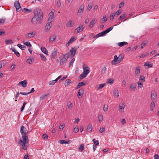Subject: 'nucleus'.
Returning a JSON list of instances; mask_svg holds the SVG:
<instances>
[{
    "mask_svg": "<svg viewBox=\"0 0 159 159\" xmlns=\"http://www.w3.org/2000/svg\"><path fill=\"white\" fill-rule=\"evenodd\" d=\"M124 58L121 54H120L118 57L116 55L114 56V59L111 61V63L112 65H115L117 64L120 63L122 61Z\"/></svg>",
    "mask_w": 159,
    "mask_h": 159,
    "instance_id": "2",
    "label": "nucleus"
},
{
    "mask_svg": "<svg viewBox=\"0 0 159 159\" xmlns=\"http://www.w3.org/2000/svg\"><path fill=\"white\" fill-rule=\"evenodd\" d=\"M84 149V145L83 144H82L80 146L79 148V150L80 152H82Z\"/></svg>",
    "mask_w": 159,
    "mask_h": 159,
    "instance_id": "27",
    "label": "nucleus"
},
{
    "mask_svg": "<svg viewBox=\"0 0 159 159\" xmlns=\"http://www.w3.org/2000/svg\"><path fill=\"white\" fill-rule=\"evenodd\" d=\"M144 66H148V68L151 67L152 66V64L150 63V62H146L144 65Z\"/></svg>",
    "mask_w": 159,
    "mask_h": 159,
    "instance_id": "31",
    "label": "nucleus"
},
{
    "mask_svg": "<svg viewBox=\"0 0 159 159\" xmlns=\"http://www.w3.org/2000/svg\"><path fill=\"white\" fill-rule=\"evenodd\" d=\"M113 28V27H111L108 28L107 30H106L107 33L108 32H109L110 31H111V30H112V29Z\"/></svg>",
    "mask_w": 159,
    "mask_h": 159,
    "instance_id": "52",
    "label": "nucleus"
},
{
    "mask_svg": "<svg viewBox=\"0 0 159 159\" xmlns=\"http://www.w3.org/2000/svg\"><path fill=\"white\" fill-rule=\"evenodd\" d=\"M128 44L127 42H121L118 43V46L120 47H121L124 45H127Z\"/></svg>",
    "mask_w": 159,
    "mask_h": 159,
    "instance_id": "23",
    "label": "nucleus"
},
{
    "mask_svg": "<svg viewBox=\"0 0 159 159\" xmlns=\"http://www.w3.org/2000/svg\"><path fill=\"white\" fill-rule=\"evenodd\" d=\"M40 12V9L38 8L36 9L35 10L34 12V16H38Z\"/></svg>",
    "mask_w": 159,
    "mask_h": 159,
    "instance_id": "16",
    "label": "nucleus"
},
{
    "mask_svg": "<svg viewBox=\"0 0 159 159\" xmlns=\"http://www.w3.org/2000/svg\"><path fill=\"white\" fill-rule=\"evenodd\" d=\"M93 141L95 145H98L99 144V142L98 140H96L95 139H93Z\"/></svg>",
    "mask_w": 159,
    "mask_h": 159,
    "instance_id": "44",
    "label": "nucleus"
},
{
    "mask_svg": "<svg viewBox=\"0 0 159 159\" xmlns=\"http://www.w3.org/2000/svg\"><path fill=\"white\" fill-rule=\"evenodd\" d=\"M5 19L3 18H1L0 19V23L3 24L5 23Z\"/></svg>",
    "mask_w": 159,
    "mask_h": 159,
    "instance_id": "64",
    "label": "nucleus"
},
{
    "mask_svg": "<svg viewBox=\"0 0 159 159\" xmlns=\"http://www.w3.org/2000/svg\"><path fill=\"white\" fill-rule=\"evenodd\" d=\"M84 11V10L81 9H79L78 10V13L80 14V15H81L83 13Z\"/></svg>",
    "mask_w": 159,
    "mask_h": 159,
    "instance_id": "62",
    "label": "nucleus"
},
{
    "mask_svg": "<svg viewBox=\"0 0 159 159\" xmlns=\"http://www.w3.org/2000/svg\"><path fill=\"white\" fill-rule=\"evenodd\" d=\"M107 18L105 17H103L101 19L100 22L102 23H104L107 20Z\"/></svg>",
    "mask_w": 159,
    "mask_h": 159,
    "instance_id": "28",
    "label": "nucleus"
},
{
    "mask_svg": "<svg viewBox=\"0 0 159 159\" xmlns=\"http://www.w3.org/2000/svg\"><path fill=\"white\" fill-rule=\"evenodd\" d=\"M48 95V94H46L45 95H43L42 96L40 97V98L41 100H43L44 99H45Z\"/></svg>",
    "mask_w": 159,
    "mask_h": 159,
    "instance_id": "55",
    "label": "nucleus"
},
{
    "mask_svg": "<svg viewBox=\"0 0 159 159\" xmlns=\"http://www.w3.org/2000/svg\"><path fill=\"white\" fill-rule=\"evenodd\" d=\"M97 21V20L95 19H93L90 23L89 27L90 28H92L96 23Z\"/></svg>",
    "mask_w": 159,
    "mask_h": 159,
    "instance_id": "9",
    "label": "nucleus"
},
{
    "mask_svg": "<svg viewBox=\"0 0 159 159\" xmlns=\"http://www.w3.org/2000/svg\"><path fill=\"white\" fill-rule=\"evenodd\" d=\"M48 138V135L46 134H43V139H47Z\"/></svg>",
    "mask_w": 159,
    "mask_h": 159,
    "instance_id": "61",
    "label": "nucleus"
},
{
    "mask_svg": "<svg viewBox=\"0 0 159 159\" xmlns=\"http://www.w3.org/2000/svg\"><path fill=\"white\" fill-rule=\"evenodd\" d=\"M21 137L22 139H20L18 142V143L22 146L21 148L24 150H25L27 149V148L26 145L28 144L29 139L26 134L22 135Z\"/></svg>",
    "mask_w": 159,
    "mask_h": 159,
    "instance_id": "1",
    "label": "nucleus"
},
{
    "mask_svg": "<svg viewBox=\"0 0 159 159\" xmlns=\"http://www.w3.org/2000/svg\"><path fill=\"white\" fill-rule=\"evenodd\" d=\"M80 76L82 77L81 78V79H83V78L85 77L87 75H85L83 73V72L80 75Z\"/></svg>",
    "mask_w": 159,
    "mask_h": 159,
    "instance_id": "60",
    "label": "nucleus"
},
{
    "mask_svg": "<svg viewBox=\"0 0 159 159\" xmlns=\"http://www.w3.org/2000/svg\"><path fill=\"white\" fill-rule=\"evenodd\" d=\"M151 96L152 97V99H154L155 98H156L157 97V95L156 94H154L153 93H152Z\"/></svg>",
    "mask_w": 159,
    "mask_h": 159,
    "instance_id": "50",
    "label": "nucleus"
},
{
    "mask_svg": "<svg viewBox=\"0 0 159 159\" xmlns=\"http://www.w3.org/2000/svg\"><path fill=\"white\" fill-rule=\"evenodd\" d=\"M66 25L67 27L70 28L73 27L74 24L73 23L72 21L71 20H70L66 23Z\"/></svg>",
    "mask_w": 159,
    "mask_h": 159,
    "instance_id": "12",
    "label": "nucleus"
},
{
    "mask_svg": "<svg viewBox=\"0 0 159 159\" xmlns=\"http://www.w3.org/2000/svg\"><path fill=\"white\" fill-rule=\"evenodd\" d=\"M85 84V82L84 81H83L80 83H79V85H80V87L84 85Z\"/></svg>",
    "mask_w": 159,
    "mask_h": 159,
    "instance_id": "59",
    "label": "nucleus"
},
{
    "mask_svg": "<svg viewBox=\"0 0 159 159\" xmlns=\"http://www.w3.org/2000/svg\"><path fill=\"white\" fill-rule=\"evenodd\" d=\"M138 87L139 88H141L143 87V84L141 82H138Z\"/></svg>",
    "mask_w": 159,
    "mask_h": 159,
    "instance_id": "57",
    "label": "nucleus"
},
{
    "mask_svg": "<svg viewBox=\"0 0 159 159\" xmlns=\"http://www.w3.org/2000/svg\"><path fill=\"white\" fill-rule=\"evenodd\" d=\"M17 46L19 48H20L22 50H25L26 48V47L25 46L22 45L20 44H17Z\"/></svg>",
    "mask_w": 159,
    "mask_h": 159,
    "instance_id": "26",
    "label": "nucleus"
},
{
    "mask_svg": "<svg viewBox=\"0 0 159 159\" xmlns=\"http://www.w3.org/2000/svg\"><path fill=\"white\" fill-rule=\"evenodd\" d=\"M76 30L77 31V33H80L81 31H83L81 29V28H80V25L79 27H77L75 30V31H76Z\"/></svg>",
    "mask_w": 159,
    "mask_h": 159,
    "instance_id": "39",
    "label": "nucleus"
},
{
    "mask_svg": "<svg viewBox=\"0 0 159 159\" xmlns=\"http://www.w3.org/2000/svg\"><path fill=\"white\" fill-rule=\"evenodd\" d=\"M140 73V67L137 66L136 67L135 74L136 75L139 74Z\"/></svg>",
    "mask_w": 159,
    "mask_h": 159,
    "instance_id": "24",
    "label": "nucleus"
},
{
    "mask_svg": "<svg viewBox=\"0 0 159 159\" xmlns=\"http://www.w3.org/2000/svg\"><path fill=\"white\" fill-rule=\"evenodd\" d=\"M41 51L44 53V54H46L47 55H48V52L47 50V49L43 47H41Z\"/></svg>",
    "mask_w": 159,
    "mask_h": 159,
    "instance_id": "19",
    "label": "nucleus"
},
{
    "mask_svg": "<svg viewBox=\"0 0 159 159\" xmlns=\"http://www.w3.org/2000/svg\"><path fill=\"white\" fill-rule=\"evenodd\" d=\"M76 40L74 37H72L68 41L70 44Z\"/></svg>",
    "mask_w": 159,
    "mask_h": 159,
    "instance_id": "33",
    "label": "nucleus"
},
{
    "mask_svg": "<svg viewBox=\"0 0 159 159\" xmlns=\"http://www.w3.org/2000/svg\"><path fill=\"white\" fill-rule=\"evenodd\" d=\"M40 55L41 58L42 59L45 61H46L47 59L45 57L43 54H40Z\"/></svg>",
    "mask_w": 159,
    "mask_h": 159,
    "instance_id": "36",
    "label": "nucleus"
},
{
    "mask_svg": "<svg viewBox=\"0 0 159 159\" xmlns=\"http://www.w3.org/2000/svg\"><path fill=\"white\" fill-rule=\"evenodd\" d=\"M75 61V59L74 58H73L71 61L69 63V67H70V66L72 65L73 63Z\"/></svg>",
    "mask_w": 159,
    "mask_h": 159,
    "instance_id": "51",
    "label": "nucleus"
},
{
    "mask_svg": "<svg viewBox=\"0 0 159 159\" xmlns=\"http://www.w3.org/2000/svg\"><path fill=\"white\" fill-rule=\"evenodd\" d=\"M53 17L49 16V18L48 19V22H49V23H51L53 21Z\"/></svg>",
    "mask_w": 159,
    "mask_h": 159,
    "instance_id": "43",
    "label": "nucleus"
},
{
    "mask_svg": "<svg viewBox=\"0 0 159 159\" xmlns=\"http://www.w3.org/2000/svg\"><path fill=\"white\" fill-rule=\"evenodd\" d=\"M26 103H27L25 102H24L21 108V109H20L21 111H23V110L25 108V105L26 104Z\"/></svg>",
    "mask_w": 159,
    "mask_h": 159,
    "instance_id": "49",
    "label": "nucleus"
},
{
    "mask_svg": "<svg viewBox=\"0 0 159 159\" xmlns=\"http://www.w3.org/2000/svg\"><path fill=\"white\" fill-rule=\"evenodd\" d=\"M14 6L17 11H21V8L20 4L18 1H16L14 3Z\"/></svg>",
    "mask_w": 159,
    "mask_h": 159,
    "instance_id": "4",
    "label": "nucleus"
},
{
    "mask_svg": "<svg viewBox=\"0 0 159 159\" xmlns=\"http://www.w3.org/2000/svg\"><path fill=\"white\" fill-rule=\"evenodd\" d=\"M27 81L26 80H24L23 81L20 82L18 83V85L21 84L22 87H25L26 86L27 84Z\"/></svg>",
    "mask_w": 159,
    "mask_h": 159,
    "instance_id": "15",
    "label": "nucleus"
},
{
    "mask_svg": "<svg viewBox=\"0 0 159 159\" xmlns=\"http://www.w3.org/2000/svg\"><path fill=\"white\" fill-rule=\"evenodd\" d=\"M106 70H107V68H106V67H103L101 71V74H105L106 71Z\"/></svg>",
    "mask_w": 159,
    "mask_h": 159,
    "instance_id": "34",
    "label": "nucleus"
},
{
    "mask_svg": "<svg viewBox=\"0 0 159 159\" xmlns=\"http://www.w3.org/2000/svg\"><path fill=\"white\" fill-rule=\"evenodd\" d=\"M100 33L102 36H103L105 35V34H107L106 30Z\"/></svg>",
    "mask_w": 159,
    "mask_h": 159,
    "instance_id": "58",
    "label": "nucleus"
},
{
    "mask_svg": "<svg viewBox=\"0 0 159 159\" xmlns=\"http://www.w3.org/2000/svg\"><path fill=\"white\" fill-rule=\"evenodd\" d=\"M106 85V84H100L99 85V87L98 88L97 90H99L101 89H102Z\"/></svg>",
    "mask_w": 159,
    "mask_h": 159,
    "instance_id": "38",
    "label": "nucleus"
},
{
    "mask_svg": "<svg viewBox=\"0 0 159 159\" xmlns=\"http://www.w3.org/2000/svg\"><path fill=\"white\" fill-rule=\"evenodd\" d=\"M10 50L14 52V53L17 57H19L20 56V53L17 51L14 47L11 48H10Z\"/></svg>",
    "mask_w": 159,
    "mask_h": 159,
    "instance_id": "11",
    "label": "nucleus"
},
{
    "mask_svg": "<svg viewBox=\"0 0 159 159\" xmlns=\"http://www.w3.org/2000/svg\"><path fill=\"white\" fill-rule=\"evenodd\" d=\"M83 73L85 75H87L90 72L89 68L88 66H86L84 67H83Z\"/></svg>",
    "mask_w": 159,
    "mask_h": 159,
    "instance_id": "6",
    "label": "nucleus"
},
{
    "mask_svg": "<svg viewBox=\"0 0 159 159\" xmlns=\"http://www.w3.org/2000/svg\"><path fill=\"white\" fill-rule=\"evenodd\" d=\"M149 55V53L147 52H145L144 53V54H143L142 55H141L140 57H139L140 58H144L146 56H148Z\"/></svg>",
    "mask_w": 159,
    "mask_h": 159,
    "instance_id": "37",
    "label": "nucleus"
},
{
    "mask_svg": "<svg viewBox=\"0 0 159 159\" xmlns=\"http://www.w3.org/2000/svg\"><path fill=\"white\" fill-rule=\"evenodd\" d=\"M57 6L58 7H60L61 6V4L60 1L59 0L57 1Z\"/></svg>",
    "mask_w": 159,
    "mask_h": 159,
    "instance_id": "63",
    "label": "nucleus"
},
{
    "mask_svg": "<svg viewBox=\"0 0 159 159\" xmlns=\"http://www.w3.org/2000/svg\"><path fill=\"white\" fill-rule=\"evenodd\" d=\"M150 110L151 111H152L153 109V108L155 107V103L153 102H152L151 104L150 105Z\"/></svg>",
    "mask_w": 159,
    "mask_h": 159,
    "instance_id": "32",
    "label": "nucleus"
},
{
    "mask_svg": "<svg viewBox=\"0 0 159 159\" xmlns=\"http://www.w3.org/2000/svg\"><path fill=\"white\" fill-rule=\"evenodd\" d=\"M67 61V60L65 57H62L60 59V64L61 65H63Z\"/></svg>",
    "mask_w": 159,
    "mask_h": 159,
    "instance_id": "13",
    "label": "nucleus"
},
{
    "mask_svg": "<svg viewBox=\"0 0 159 159\" xmlns=\"http://www.w3.org/2000/svg\"><path fill=\"white\" fill-rule=\"evenodd\" d=\"M125 16V14H123L119 17L118 19L120 20H122L124 18Z\"/></svg>",
    "mask_w": 159,
    "mask_h": 159,
    "instance_id": "53",
    "label": "nucleus"
},
{
    "mask_svg": "<svg viewBox=\"0 0 159 159\" xmlns=\"http://www.w3.org/2000/svg\"><path fill=\"white\" fill-rule=\"evenodd\" d=\"M136 88V85L135 84L132 83L130 84V87H129L130 89L131 90L134 91L135 90Z\"/></svg>",
    "mask_w": 159,
    "mask_h": 159,
    "instance_id": "18",
    "label": "nucleus"
},
{
    "mask_svg": "<svg viewBox=\"0 0 159 159\" xmlns=\"http://www.w3.org/2000/svg\"><path fill=\"white\" fill-rule=\"evenodd\" d=\"M107 106L105 104L104 106L103 110L104 111H106L107 110Z\"/></svg>",
    "mask_w": 159,
    "mask_h": 159,
    "instance_id": "54",
    "label": "nucleus"
},
{
    "mask_svg": "<svg viewBox=\"0 0 159 159\" xmlns=\"http://www.w3.org/2000/svg\"><path fill=\"white\" fill-rule=\"evenodd\" d=\"M26 11H28L29 12H30L32 11V9H28L26 8H24L22 10V11L25 12Z\"/></svg>",
    "mask_w": 159,
    "mask_h": 159,
    "instance_id": "41",
    "label": "nucleus"
},
{
    "mask_svg": "<svg viewBox=\"0 0 159 159\" xmlns=\"http://www.w3.org/2000/svg\"><path fill=\"white\" fill-rule=\"evenodd\" d=\"M114 95L116 96L117 97L119 96V92L117 90H114Z\"/></svg>",
    "mask_w": 159,
    "mask_h": 159,
    "instance_id": "42",
    "label": "nucleus"
},
{
    "mask_svg": "<svg viewBox=\"0 0 159 159\" xmlns=\"http://www.w3.org/2000/svg\"><path fill=\"white\" fill-rule=\"evenodd\" d=\"M36 34L35 32H33L31 33L27 34H26L25 37L29 38H32L35 36Z\"/></svg>",
    "mask_w": 159,
    "mask_h": 159,
    "instance_id": "7",
    "label": "nucleus"
},
{
    "mask_svg": "<svg viewBox=\"0 0 159 159\" xmlns=\"http://www.w3.org/2000/svg\"><path fill=\"white\" fill-rule=\"evenodd\" d=\"M34 59L29 58L27 60L26 62L29 64H31L33 62H34Z\"/></svg>",
    "mask_w": 159,
    "mask_h": 159,
    "instance_id": "29",
    "label": "nucleus"
},
{
    "mask_svg": "<svg viewBox=\"0 0 159 159\" xmlns=\"http://www.w3.org/2000/svg\"><path fill=\"white\" fill-rule=\"evenodd\" d=\"M56 38V36L55 35L51 36V37L49 39V41L50 42L55 41Z\"/></svg>",
    "mask_w": 159,
    "mask_h": 159,
    "instance_id": "22",
    "label": "nucleus"
},
{
    "mask_svg": "<svg viewBox=\"0 0 159 159\" xmlns=\"http://www.w3.org/2000/svg\"><path fill=\"white\" fill-rule=\"evenodd\" d=\"M20 131L21 134L22 135L26 134L28 131L26 130V128L23 125L21 126L20 127Z\"/></svg>",
    "mask_w": 159,
    "mask_h": 159,
    "instance_id": "5",
    "label": "nucleus"
},
{
    "mask_svg": "<svg viewBox=\"0 0 159 159\" xmlns=\"http://www.w3.org/2000/svg\"><path fill=\"white\" fill-rule=\"evenodd\" d=\"M43 18V13H42L39 16H34L32 19L31 21L33 24H36L37 23L40 24Z\"/></svg>",
    "mask_w": 159,
    "mask_h": 159,
    "instance_id": "3",
    "label": "nucleus"
},
{
    "mask_svg": "<svg viewBox=\"0 0 159 159\" xmlns=\"http://www.w3.org/2000/svg\"><path fill=\"white\" fill-rule=\"evenodd\" d=\"M114 82V80L113 79H108V80L107 82V83H109L110 84H112Z\"/></svg>",
    "mask_w": 159,
    "mask_h": 159,
    "instance_id": "46",
    "label": "nucleus"
},
{
    "mask_svg": "<svg viewBox=\"0 0 159 159\" xmlns=\"http://www.w3.org/2000/svg\"><path fill=\"white\" fill-rule=\"evenodd\" d=\"M115 14H116L115 13H112L111 14L110 16V20H113V19H114V17L115 16Z\"/></svg>",
    "mask_w": 159,
    "mask_h": 159,
    "instance_id": "35",
    "label": "nucleus"
},
{
    "mask_svg": "<svg viewBox=\"0 0 159 159\" xmlns=\"http://www.w3.org/2000/svg\"><path fill=\"white\" fill-rule=\"evenodd\" d=\"M24 44L26 45L27 46H28L29 48H30L32 46L31 44H30V42H24V41L23 42Z\"/></svg>",
    "mask_w": 159,
    "mask_h": 159,
    "instance_id": "30",
    "label": "nucleus"
},
{
    "mask_svg": "<svg viewBox=\"0 0 159 159\" xmlns=\"http://www.w3.org/2000/svg\"><path fill=\"white\" fill-rule=\"evenodd\" d=\"M52 24L51 23L48 22L45 27V30L46 31H48L51 28Z\"/></svg>",
    "mask_w": 159,
    "mask_h": 159,
    "instance_id": "14",
    "label": "nucleus"
},
{
    "mask_svg": "<svg viewBox=\"0 0 159 159\" xmlns=\"http://www.w3.org/2000/svg\"><path fill=\"white\" fill-rule=\"evenodd\" d=\"M92 126L91 125H89L87 128V130L89 132H91L92 130Z\"/></svg>",
    "mask_w": 159,
    "mask_h": 159,
    "instance_id": "25",
    "label": "nucleus"
},
{
    "mask_svg": "<svg viewBox=\"0 0 159 159\" xmlns=\"http://www.w3.org/2000/svg\"><path fill=\"white\" fill-rule=\"evenodd\" d=\"M103 116L102 115H100L98 116V121L99 122H101L103 119Z\"/></svg>",
    "mask_w": 159,
    "mask_h": 159,
    "instance_id": "40",
    "label": "nucleus"
},
{
    "mask_svg": "<svg viewBox=\"0 0 159 159\" xmlns=\"http://www.w3.org/2000/svg\"><path fill=\"white\" fill-rule=\"evenodd\" d=\"M6 43L7 44H11V43H13V42L11 40H6Z\"/></svg>",
    "mask_w": 159,
    "mask_h": 159,
    "instance_id": "47",
    "label": "nucleus"
},
{
    "mask_svg": "<svg viewBox=\"0 0 159 159\" xmlns=\"http://www.w3.org/2000/svg\"><path fill=\"white\" fill-rule=\"evenodd\" d=\"M56 83L54 81V80L51 81H49V85H53Z\"/></svg>",
    "mask_w": 159,
    "mask_h": 159,
    "instance_id": "56",
    "label": "nucleus"
},
{
    "mask_svg": "<svg viewBox=\"0 0 159 159\" xmlns=\"http://www.w3.org/2000/svg\"><path fill=\"white\" fill-rule=\"evenodd\" d=\"M105 130V128H101L99 130V132L101 133H104Z\"/></svg>",
    "mask_w": 159,
    "mask_h": 159,
    "instance_id": "48",
    "label": "nucleus"
},
{
    "mask_svg": "<svg viewBox=\"0 0 159 159\" xmlns=\"http://www.w3.org/2000/svg\"><path fill=\"white\" fill-rule=\"evenodd\" d=\"M58 53L57 50L56 49H54L52 53V57L53 58H55L56 56Z\"/></svg>",
    "mask_w": 159,
    "mask_h": 159,
    "instance_id": "8",
    "label": "nucleus"
},
{
    "mask_svg": "<svg viewBox=\"0 0 159 159\" xmlns=\"http://www.w3.org/2000/svg\"><path fill=\"white\" fill-rule=\"evenodd\" d=\"M71 82H72L71 80L70 79H66L65 80V83H64V84L65 85V86L66 87L67 86L69 85V84L70 83H71Z\"/></svg>",
    "mask_w": 159,
    "mask_h": 159,
    "instance_id": "20",
    "label": "nucleus"
},
{
    "mask_svg": "<svg viewBox=\"0 0 159 159\" xmlns=\"http://www.w3.org/2000/svg\"><path fill=\"white\" fill-rule=\"evenodd\" d=\"M122 105L120 104L119 105V109L120 110L124 109L125 108V106L124 105V104L123 103L122 104Z\"/></svg>",
    "mask_w": 159,
    "mask_h": 159,
    "instance_id": "45",
    "label": "nucleus"
},
{
    "mask_svg": "<svg viewBox=\"0 0 159 159\" xmlns=\"http://www.w3.org/2000/svg\"><path fill=\"white\" fill-rule=\"evenodd\" d=\"M76 52L74 50H73V49H71L70 50V53L71 58L74 57L75 54Z\"/></svg>",
    "mask_w": 159,
    "mask_h": 159,
    "instance_id": "21",
    "label": "nucleus"
},
{
    "mask_svg": "<svg viewBox=\"0 0 159 159\" xmlns=\"http://www.w3.org/2000/svg\"><path fill=\"white\" fill-rule=\"evenodd\" d=\"M84 90L83 89H81L79 90V91L78 92L77 96L78 97L80 98H82V96L83 95V94L84 93Z\"/></svg>",
    "mask_w": 159,
    "mask_h": 159,
    "instance_id": "10",
    "label": "nucleus"
},
{
    "mask_svg": "<svg viewBox=\"0 0 159 159\" xmlns=\"http://www.w3.org/2000/svg\"><path fill=\"white\" fill-rule=\"evenodd\" d=\"M59 142L61 144L64 143L69 144L71 142V141L70 140L66 141L63 140H61L59 141Z\"/></svg>",
    "mask_w": 159,
    "mask_h": 159,
    "instance_id": "17",
    "label": "nucleus"
}]
</instances>
